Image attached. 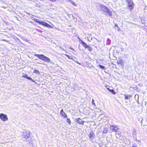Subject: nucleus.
Masks as SVG:
<instances>
[{"label": "nucleus", "mask_w": 147, "mask_h": 147, "mask_svg": "<svg viewBox=\"0 0 147 147\" xmlns=\"http://www.w3.org/2000/svg\"><path fill=\"white\" fill-rule=\"evenodd\" d=\"M34 56L39 59L46 62L49 63L51 62L50 59L43 54H34Z\"/></svg>", "instance_id": "f257e3e1"}, {"label": "nucleus", "mask_w": 147, "mask_h": 147, "mask_svg": "<svg viewBox=\"0 0 147 147\" xmlns=\"http://www.w3.org/2000/svg\"><path fill=\"white\" fill-rule=\"evenodd\" d=\"M126 1L127 3V9L130 11H132L133 10L135 5L133 0H126Z\"/></svg>", "instance_id": "f03ea898"}, {"label": "nucleus", "mask_w": 147, "mask_h": 147, "mask_svg": "<svg viewBox=\"0 0 147 147\" xmlns=\"http://www.w3.org/2000/svg\"><path fill=\"white\" fill-rule=\"evenodd\" d=\"M36 21L37 23L40 24H41L42 25L44 26L47 27L51 28H52V27L51 26L45 22H44L43 21H40L37 20H36Z\"/></svg>", "instance_id": "7ed1b4c3"}, {"label": "nucleus", "mask_w": 147, "mask_h": 147, "mask_svg": "<svg viewBox=\"0 0 147 147\" xmlns=\"http://www.w3.org/2000/svg\"><path fill=\"white\" fill-rule=\"evenodd\" d=\"M0 118L3 121H7L8 119L7 115L6 114L3 113L0 114Z\"/></svg>", "instance_id": "20e7f679"}, {"label": "nucleus", "mask_w": 147, "mask_h": 147, "mask_svg": "<svg viewBox=\"0 0 147 147\" xmlns=\"http://www.w3.org/2000/svg\"><path fill=\"white\" fill-rule=\"evenodd\" d=\"M30 132L29 131H26L24 132L23 133L24 138L25 139H27L30 136Z\"/></svg>", "instance_id": "39448f33"}, {"label": "nucleus", "mask_w": 147, "mask_h": 147, "mask_svg": "<svg viewBox=\"0 0 147 147\" xmlns=\"http://www.w3.org/2000/svg\"><path fill=\"white\" fill-rule=\"evenodd\" d=\"M110 129V130L112 131L115 132H116L118 129V127L116 125L111 126Z\"/></svg>", "instance_id": "423d86ee"}, {"label": "nucleus", "mask_w": 147, "mask_h": 147, "mask_svg": "<svg viewBox=\"0 0 147 147\" xmlns=\"http://www.w3.org/2000/svg\"><path fill=\"white\" fill-rule=\"evenodd\" d=\"M104 7L106 10L107 12L108 13L109 16H112L113 15L112 11L105 6H104Z\"/></svg>", "instance_id": "0eeeda50"}, {"label": "nucleus", "mask_w": 147, "mask_h": 147, "mask_svg": "<svg viewBox=\"0 0 147 147\" xmlns=\"http://www.w3.org/2000/svg\"><path fill=\"white\" fill-rule=\"evenodd\" d=\"M75 121L76 122L78 123L79 124L82 125H84V121L82 120L81 119L79 118L76 119H75Z\"/></svg>", "instance_id": "6e6552de"}, {"label": "nucleus", "mask_w": 147, "mask_h": 147, "mask_svg": "<svg viewBox=\"0 0 147 147\" xmlns=\"http://www.w3.org/2000/svg\"><path fill=\"white\" fill-rule=\"evenodd\" d=\"M88 137L91 140L93 139L95 137V135L92 131H91L88 135Z\"/></svg>", "instance_id": "1a4fd4ad"}, {"label": "nucleus", "mask_w": 147, "mask_h": 147, "mask_svg": "<svg viewBox=\"0 0 147 147\" xmlns=\"http://www.w3.org/2000/svg\"><path fill=\"white\" fill-rule=\"evenodd\" d=\"M22 77L24 78H26L29 80H31L32 82H34V80H32L30 77L28 76L26 74L23 75Z\"/></svg>", "instance_id": "9d476101"}, {"label": "nucleus", "mask_w": 147, "mask_h": 147, "mask_svg": "<svg viewBox=\"0 0 147 147\" xmlns=\"http://www.w3.org/2000/svg\"><path fill=\"white\" fill-rule=\"evenodd\" d=\"M81 43L82 44L83 46L85 48H87L88 47V46L87 44L86 43L84 42L82 40H81Z\"/></svg>", "instance_id": "9b49d317"}, {"label": "nucleus", "mask_w": 147, "mask_h": 147, "mask_svg": "<svg viewBox=\"0 0 147 147\" xmlns=\"http://www.w3.org/2000/svg\"><path fill=\"white\" fill-rule=\"evenodd\" d=\"M60 113L62 116L64 118H66L67 117V115L66 114V113L63 112V110H61Z\"/></svg>", "instance_id": "f8f14e48"}, {"label": "nucleus", "mask_w": 147, "mask_h": 147, "mask_svg": "<svg viewBox=\"0 0 147 147\" xmlns=\"http://www.w3.org/2000/svg\"><path fill=\"white\" fill-rule=\"evenodd\" d=\"M117 63L118 65H123V64L122 60L121 59H119L117 61Z\"/></svg>", "instance_id": "ddd939ff"}, {"label": "nucleus", "mask_w": 147, "mask_h": 147, "mask_svg": "<svg viewBox=\"0 0 147 147\" xmlns=\"http://www.w3.org/2000/svg\"><path fill=\"white\" fill-rule=\"evenodd\" d=\"M108 128L105 127L103 131V133L105 134V133H106L108 131Z\"/></svg>", "instance_id": "4468645a"}, {"label": "nucleus", "mask_w": 147, "mask_h": 147, "mask_svg": "<svg viewBox=\"0 0 147 147\" xmlns=\"http://www.w3.org/2000/svg\"><path fill=\"white\" fill-rule=\"evenodd\" d=\"M70 2L71 3V4H72L74 6H77V4L74 1L71 0H70Z\"/></svg>", "instance_id": "2eb2a0df"}, {"label": "nucleus", "mask_w": 147, "mask_h": 147, "mask_svg": "<svg viewBox=\"0 0 147 147\" xmlns=\"http://www.w3.org/2000/svg\"><path fill=\"white\" fill-rule=\"evenodd\" d=\"M131 97V95H127V96H126L125 97V100L128 99L130 97Z\"/></svg>", "instance_id": "dca6fc26"}, {"label": "nucleus", "mask_w": 147, "mask_h": 147, "mask_svg": "<svg viewBox=\"0 0 147 147\" xmlns=\"http://www.w3.org/2000/svg\"><path fill=\"white\" fill-rule=\"evenodd\" d=\"M65 55L69 59H73L72 57L71 56L67 54H65Z\"/></svg>", "instance_id": "f3484780"}, {"label": "nucleus", "mask_w": 147, "mask_h": 147, "mask_svg": "<svg viewBox=\"0 0 147 147\" xmlns=\"http://www.w3.org/2000/svg\"><path fill=\"white\" fill-rule=\"evenodd\" d=\"M33 73L35 74H40V72L39 70L36 69H35L33 71Z\"/></svg>", "instance_id": "a211bd4d"}, {"label": "nucleus", "mask_w": 147, "mask_h": 147, "mask_svg": "<svg viewBox=\"0 0 147 147\" xmlns=\"http://www.w3.org/2000/svg\"><path fill=\"white\" fill-rule=\"evenodd\" d=\"M98 66L102 69H105V67L101 65H99Z\"/></svg>", "instance_id": "6ab92c4d"}, {"label": "nucleus", "mask_w": 147, "mask_h": 147, "mask_svg": "<svg viewBox=\"0 0 147 147\" xmlns=\"http://www.w3.org/2000/svg\"><path fill=\"white\" fill-rule=\"evenodd\" d=\"M109 91L113 94H115L116 93L115 92L113 89H110Z\"/></svg>", "instance_id": "aec40b11"}, {"label": "nucleus", "mask_w": 147, "mask_h": 147, "mask_svg": "<svg viewBox=\"0 0 147 147\" xmlns=\"http://www.w3.org/2000/svg\"><path fill=\"white\" fill-rule=\"evenodd\" d=\"M66 121L67 123H69V124H70L71 121L69 119L67 118V119Z\"/></svg>", "instance_id": "412c9836"}, {"label": "nucleus", "mask_w": 147, "mask_h": 147, "mask_svg": "<svg viewBox=\"0 0 147 147\" xmlns=\"http://www.w3.org/2000/svg\"><path fill=\"white\" fill-rule=\"evenodd\" d=\"M116 136L117 138H118L120 136V134L119 133L116 134Z\"/></svg>", "instance_id": "4be33fe9"}, {"label": "nucleus", "mask_w": 147, "mask_h": 147, "mask_svg": "<svg viewBox=\"0 0 147 147\" xmlns=\"http://www.w3.org/2000/svg\"><path fill=\"white\" fill-rule=\"evenodd\" d=\"M88 50L90 51H91V50H92V48L90 46H88Z\"/></svg>", "instance_id": "5701e85b"}, {"label": "nucleus", "mask_w": 147, "mask_h": 147, "mask_svg": "<svg viewBox=\"0 0 147 147\" xmlns=\"http://www.w3.org/2000/svg\"><path fill=\"white\" fill-rule=\"evenodd\" d=\"M92 103L93 105H95V104L94 103V100L93 99L92 100Z\"/></svg>", "instance_id": "b1692460"}, {"label": "nucleus", "mask_w": 147, "mask_h": 147, "mask_svg": "<svg viewBox=\"0 0 147 147\" xmlns=\"http://www.w3.org/2000/svg\"><path fill=\"white\" fill-rule=\"evenodd\" d=\"M105 87H106V88L109 91L110 90V89H109V87L108 86H105Z\"/></svg>", "instance_id": "393cba45"}, {"label": "nucleus", "mask_w": 147, "mask_h": 147, "mask_svg": "<svg viewBox=\"0 0 147 147\" xmlns=\"http://www.w3.org/2000/svg\"><path fill=\"white\" fill-rule=\"evenodd\" d=\"M131 147H137L136 146L133 145Z\"/></svg>", "instance_id": "a878e982"}]
</instances>
